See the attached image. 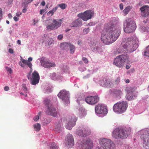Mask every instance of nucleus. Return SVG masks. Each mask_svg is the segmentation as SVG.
Listing matches in <instances>:
<instances>
[{
  "mask_svg": "<svg viewBox=\"0 0 149 149\" xmlns=\"http://www.w3.org/2000/svg\"><path fill=\"white\" fill-rule=\"evenodd\" d=\"M119 7L120 9L122 10L123 9V6L122 3H121L119 5Z\"/></svg>",
  "mask_w": 149,
  "mask_h": 149,
  "instance_id": "nucleus-63",
  "label": "nucleus"
},
{
  "mask_svg": "<svg viewBox=\"0 0 149 149\" xmlns=\"http://www.w3.org/2000/svg\"><path fill=\"white\" fill-rule=\"evenodd\" d=\"M114 86L113 81L107 79L105 87L107 88H113Z\"/></svg>",
  "mask_w": 149,
  "mask_h": 149,
  "instance_id": "nucleus-27",
  "label": "nucleus"
},
{
  "mask_svg": "<svg viewBox=\"0 0 149 149\" xmlns=\"http://www.w3.org/2000/svg\"><path fill=\"white\" fill-rule=\"evenodd\" d=\"M107 79L103 78L100 80L99 82V84L101 86L105 87Z\"/></svg>",
  "mask_w": 149,
  "mask_h": 149,
  "instance_id": "nucleus-36",
  "label": "nucleus"
},
{
  "mask_svg": "<svg viewBox=\"0 0 149 149\" xmlns=\"http://www.w3.org/2000/svg\"><path fill=\"white\" fill-rule=\"evenodd\" d=\"M58 97L66 104L70 102L69 92L64 90H62L58 95Z\"/></svg>",
  "mask_w": 149,
  "mask_h": 149,
  "instance_id": "nucleus-11",
  "label": "nucleus"
},
{
  "mask_svg": "<svg viewBox=\"0 0 149 149\" xmlns=\"http://www.w3.org/2000/svg\"><path fill=\"white\" fill-rule=\"evenodd\" d=\"M58 8V6H57L55 7V8H53L52 10L53 11V12L54 13V12H55L56 11V10H57V8Z\"/></svg>",
  "mask_w": 149,
  "mask_h": 149,
  "instance_id": "nucleus-55",
  "label": "nucleus"
},
{
  "mask_svg": "<svg viewBox=\"0 0 149 149\" xmlns=\"http://www.w3.org/2000/svg\"><path fill=\"white\" fill-rule=\"evenodd\" d=\"M94 12L92 10H87L84 12L85 19H84L85 20V21H86L88 20L91 19L92 17L94 15Z\"/></svg>",
  "mask_w": 149,
  "mask_h": 149,
  "instance_id": "nucleus-21",
  "label": "nucleus"
},
{
  "mask_svg": "<svg viewBox=\"0 0 149 149\" xmlns=\"http://www.w3.org/2000/svg\"><path fill=\"white\" fill-rule=\"evenodd\" d=\"M61 69L63 72H67L69 70V68L66 65H63L61 67Z\"/></svg>",
  "mask_w": 149,
  "mask_h": 149,
  "instance_id": "nucleus-41",
  "label": "nucleus"
},
{
  "mask_svg": "<svg viewBox=\"0 0 149 149\" xmlns=\"http://www.w3.org/2000/svg\"><path fill=\"white\" fill-rule=\"evenodd\" d=\"M125 90L127 93H134L133 92L134 91V90L132 87H127L125 88Z\"/></svg>",
  "mask_w": 149,
  "mask_h": 149,
  "instance_id": "nucleus-35",
  "label": "nucleus"
},
{
  "mask_svg": "<svg viewBox=\"0 0 149 149\" xmlns=\"http://www.w3.org/2000/svg\"><path fill=\"white\" fill-rule=\"evenodd\" d=\"M121 31V28L120 26L111 22L106 24L104 30L102 33V41L106 45L112 43L118 38Z\"/></svg>",
  "mask_w": 149,
  "mask_h": 149,
  "instance_id": "nucleus-1",
  "label": "nucleus"
},
{
  "mask_svg": "<svg viewBox=\"0 0 149 149\" xmlns=\"http://www.w3.org/2000/svg\"><path fill=\"white\" fill-rule=\"evenodd\" d=\"M131 132L130 127L117 128L113 131V136L116 139H124L130 134Z\"/></svg>",
  "mask_w": 149,
  "mask_h": 149,
  "instance_id": "nucleus-3",
  "label": "nucleus"
},
{
  "mask_svg": "<svg viewBox=\"0 0 149 149\" xmlns=\"http://www.w3.org/2000/svg\"><path fill=\"white\" fill-rule=\"evenodd\" d=\"M29 80L30 83L32 85H35L39 83L40 79L30 78Z\"/></svg>",
  "mask_w": 149,
  "mask_h": 149,
  "instance_id": "nucleus-30",
  "label": "nucleus"
},
{
  "mask_svg": "<svg viewBox=\"0 0 149 149\" xmlns=\"http://www.w3.org/2000/svg\"><path fill=\"white\" fill-rule=\"evenodd\" d=\"M13 19L15 21L17 22L19 18L15 16L13 17Z\"/></svg>",
  "mask_w": 149,
  "mask_h": 149,
  "instance_id": "nucleus-61",
  "label": "nucleus"
},
{
  "mask_svg": "<svg viewBox=\"0 0 149 149\" xmlns=\"http://www.w3.org/2000/svg\"><path fill=\"white\" fill-rule=\"evenodd\" d=\"M109 93L111 94L119 96L122 94V92L120 89H111L109 91Z\"/></svg>",
  "mask_w": 149,
  "mask_h": 149,
  "instance_id": "nucleus-22",
  "label": "nucleus"
},
{
  "mask_svg": "<svg viewBox=\"0 0 149 149\" xmlns=\"http://www.w3.org/2000/svg\"><path fill=\"white\" fill-rule=\"evenodd\" d=\"M33 0H25L23 1L25 3H26L27 4H29L30 3L31 1H32Z\"/></svg>",
  "mask_w": 149,
  "mask_h": 149,
  "instance_id": "nucleus-54",
  "label": "nucleus"
},
{
  "mask_svg": "<svg viewBox=\"0 0 149 149\" xmlns=\"http://www.w3.org/2000/svg\"><path fill=\"white\" fill-rule=\"evenodd\" d=\"M136 96L134 93H127L125 98L128 100H131L135 98Z\"/></svg>",
  "mask_w": 149,
  "mask_h": 149,
  "instance_id": "nucleus-28",
  "label": "nucleus"
},
{
  "mask_svg": "<svg viewBox=\"0 0 149 149\" xmlns=\"http://www.w3.org/2000/svg\"><path fill=\"white\" fill-rule=\"evenodd\" d=\"M66 6L65 4V3H61L57 5V6L60 7L62 10L65 9L66 7Z\"/></svg>",
  "mask_w": 149,
  "mask_h": 149,
  "instance_id": "nucleus-45",
  "label": "nucleus"
},
{
  "mask_svg": "<svg viewBox=\"0 0 149 149\" xmlns=\"http://www.w3.org/2000/svg\"><path fill=\"white\" fill-rule=\"evenodd\" d=\"M50 149H58V146L55 143H52L50 146Z\"/></svg>",
  "mask_w": 149,
  "mask_h": 149,
  "instance_id": "nucleus-42",
  "label": "nucleus"
},
{
  "mask_svg": "<svg viewBox=\"0 0 149 149\" xmlns=\"http://www.w3.org/2000/svg\"><path fill=\"white\" fill-rule=\"evenodd\" d=\"M119 56H118L114 59L113 64L119 68H121L124 65V62L121 57Z\"/></svg>",
  "mask_w": 149,
  "mask_h": 149,
  "instance_id": "nucleus-20",
  "label": "nucleus"
},
{
  "mask_svg": "<svg viewBox=\"0 0 149 149\" xmlns=\"http://www.w3.org/2000/svg\"><path fill=\"white\" fill-rule=\"evenodd\" d=\"M127 107L128 104L127 102H119L114 104L113 107V110L116 113L120 114L125 111Z\"/></svg>",
  "mask_w": 149,
  "mask_h": 149,
  "instance_id": "nucleus-4",
  "label": "nucleus"
},
{
  "mask_svg": "<svg viewBox=\"0 0 149 149\" xmlns=\"http://www.w3.org/2000/svg\"><path fill=\"white\" fill-rule=\"evenodd\" d=\"M120 77H118L117 79L115 80V84L116 85H118L120 82Z\"/></svg>",
  "mask_w": 149,
  "mask_h": 149,
  "instance_id": "nucleus-49",
  "label": "nucleus"
},
{
  "mask_svg": "<svg viewBox=\"0 0 149 149\" xmlns=\"http://www.w3.org/2000/svg\"><path fill=\"white\" fill-rule=\"evenodd\" d=\"M46 10L45 9H42L40 11V14L42 15V13Z\"/></svg>",
  "mask_w": 149,
  "mask_h": 149,
  "instance_id": "nucleus-58",
  "label": "nucleus"
},
{
  "mask_svg": "<svg viewBox=\"0 0 149 149\" xmlns=\"http://www.w3.org/2000/svg\"><path fill=\"white\" fill-rule=\"evenodd\" d=\"M9 89V88L8 86H6L4 87V90L6 91H7Z\"/></svg>",
  "mask_w": 149,
  "mask_h": 149,
  "instance_id": "nucleus-57",
  "label": "nucleus"
},
{
  "mask_svg": "<svg viewBox=\"0 0 149 149\" xmlns=\"http://www.w3.org/2000/svg\"><path fill=\"white\" fill-rule=\"evenodd\" d=\"M65 144L67 147H70L74 145V141L72 135L70 133L66 136Z\"/></svg>",
  "mask_w": 149,
  "mask_h": 149,
  "instance_id": "nucleus-14",
  "label": "nucleus"
},
{
  "mask_svg": "<svg viewBox=\"0 0 149 149\" xmlns=\"http://www.w3.org/2000/svg\"><path fill=\"white\" fill-rule=\"evenodd\" d=\"M40 63L42 66L46 68L54 67L56 66L54 63L49 62L43 57L40 58Z\"/></svg>",
  "mask_w": 149,
  "mask_h": 149,
  "instance_id": "nucleus-16",
  "label": "nucleus"
},
{
  "mask_svg": "<svg viewBox=\"0 0 149 149\" xmlns=\"http://www.w3.org/2000/svg\"><path fill=\"white\" fill-rule=\"evenodd\" d=\"M69 122L65 125V127L67 129L70 130L72 127L75 125V122L77 120V118L72 116L69 118Z\"/></svg>",
  "mask_w": 149,
  "mask_h": 149,
  "instance_id": "nucleus-18",
  "label": "nucleus"
},
{
  "mask_svg": "<svg viewBox=\"0 0 149 149\" xmlns=\"http://www.w3.org/2000/svg\"><path fill=\"white\" fill-rule=\"evenodd\" d=\"M91 132L90 129L86 127H83L82 128L77 131V134L79 136L81 137H85L89 135Z\"/></svg>",
  "mask_w": 149,
  "mask_h": 149,
  "instance_id": "nucleus-13",
  "label": "nucleus"
},
{
  "mask_svg": "<svg viewBox=\"0 0 149 149\" xmlns=\"http://www.w3.org/2000/svg\"><path fill=\"white\" fill-rule=\"evenodd\" d=\"M89 45L91 49L93 52H100L102 51L99 42L95 40H91L89 43Z\"/></svg>",
  "mask_w": 149,
  "mask_h": 149,
  "instance_id": "nucleus-9",
  "label": "nucleus"
},
{
  "mask_svg": "<svg viewBox=\"0 0 149 149\" xmlns=\"http://www.w3.org/2000/svg\"><path fill=\"white\" fill-rule=\"evenodd\" d=\"M82 25L81 20L79 18L76 20L74 22L72 23L71 24V27H77L78 26H81Z\"/></svg>",
  "mask_w": 149,
  "mask_h": 149,
  "instance_id": "nucleus-23",
  "label": "nucleus"
},
{
  "mask_svg": "<svg viewBox=\"0 0 149 149\" xmlns=\"http://www.w3.org/2000/svg\"><path fill=\"white\" fill-rule=\"evenodd\" d=\"M45 113L48 115H51L54 117L56 116L57 112L55 108L53 105L45 108Z\"/></svg>",
  "mask_w": 149,
  "mask_h": 149,
  "instance_id": "nucleus-15",
  "label": "nucleus"
},
{
  "mask_svg": "<svg viewBox=\"0 0 149 149\" xmlns=\"http://www.w3.org/2000/svg\"><path fill=\"white\" fill-rule=\"evenodd\" d=\"M141 138L143 140V147L146 149L149 148V132L142 130L141 132Z\"/></svg>",
  "mask_w": 149,
  "mask_h": 149,
  "instance_id": "nucleus-7",
  "label": "nucleus"
},
{
  "mask_svg": "<svg viewBox=\"0 0 149 149\" xmlns=\"http://www.w3.org/2000/svg\"><path fill=\"white\" fill-rule=\"evenodd\" d=\"M99 143L101 147L105 149H115V144L109 139L105 138L100 139Z\"/></svg>",
  "mask_w": 149,
  "mask_h": 149,
  "instance_id": "nucleus-6",
  "label": "nucleus"
},
{
  "mask_svg": "<svg viewBox=\"0 0 149 149\" xmlns=\"http://www.w3.org/2000/svg\"><path fill=\"white\" fill-rule=\"evenodd\" d=\"M141 15L143 17H146L149 15V6H144L140 8Z\"/></svg>",
  "mask_w": 149,
  "mask_h": 149,
  "instance_id": "nucleus-19",
  "label": "nucleus"
},
{
  "mask_svg": "<svg viewBox=\"0 0 149 149\" xmlns=\"http://www.w3.org/2000/svg\"><path fill=\"white\" fill-rule=\"evenodd\" d=\"M23 88L24 91L26 93H27L28 91L27 88L26 87L25 84H23Z\"/></svg>",
  "mask_w": 149,
  "mask_h": 149,
  "instance_id": "nucleus-50",
  "label": "nucleus"
},
{
  "mask_svg": "<svg viewBox=\"0 0 149 149\" xmlns=\"http://www.w3.org/2000/svg\"><path fill=\"white\" fill-rule=\"evenodd\" d=\"M63 21L62 19H60L59 21H57L56 19H54L53 20V23L49 25H48L46 27L47 29L49 31L52 30L56 29L60 27L61 25V22Z\"/></svg>",
  "mask_w": 149,
  "mask_h": 149,
  "instance_id": "nucleus-12",
  "label": "nucleus"
},
{
  "mask_svg": "<svg viewBox=\"0 0 149 149\" xmlns=\"http://www.w3.org/2000/svg\"><path fill=\"white\" fill-rule=\"evenodd\" d=\"M63 37V34H61L58 36V39L59 40H61Z\"/></svg>",
  "mask_w": 149,
  "mask_h": 149,
  "instance_id": "nucleus-53",
  "label": "nucleus"
},
{
  "mask_svg": "<svg viewBox=\"0 0 149 149\" xmlns=\"http://www.w3.org/2000/svg\"><path fill=\"white\" fill-rule=\"evenodd\" d=\"M45 3L44 1H43L41 3V4L42 6H44L45 5Z\"/></svg>",
  "mask_w": 149,
  "mask_h": 149,
  "instance_id": "nucleus-64",
  "label": "nucleus"
},
{
  "mask_svg": "<svg viewBox=\"0 0 149 149\" xmlns=\"http://www.w3.org/2000/svg\"><path fill=\"white\" fill-rule=\"evenodd\" d=\"M70 49V53L71 54H73L74 52L75 47L74 45L70 43L69 47V49Z\"/></svg>",
  "mask_w": 149,
  "mask_h": 149,
  "instance_id": "nucleus-33",
  "label": "nucleus"
},
{
  "mask_svg": "<svg viewBox=\"0 0 149 149\" xmlns=\"http://www.w3.org/2000/svg\"><path fill=\"white\" fill-rule=\"evenodd\" d=\"M54 14V13L53 12L52 10H51L50 11H49L48 13H47V15H49L50 14H51V15H52Z\"/></svg>",
  "mask_w": 149,
  "mask_h": 149,
  "instance_id": "nucleus-56",
  "label": "nucleus"
},
{
  "mask_svg": "<svg viewBox=\"0 0 149 149\" xmlns=\"http://www.w3.org/2000/svg\"><path fill=\"white\" fill-rule=\"evenodd\" d=\"M82 59L85 63H88V60L86 58L83 57L82 58Z\"/></svg>",
  "mask_w": 149,
  "mask_h": 149,
  "instance_id": "nucleus-48",
  "label": "nucleus"
},
{
  "mask_svg": "<svg viewBox=\"0 0 149 149\" xmlns=\"http://www.w3.org/2000/svg\"><path fill=\"white\" fill-rule=\"evenodd\" d=\"M79 116L81 118H82L85 116L86 114L85 110L82 108L79 109Z\"/></svg>",
  "mask_w": 149,
  "mask_h": 149,
  "instance_id": "nucleus-31",
  "label": "nucleus"
},
{
  "mask_svg": "<svg viewBox=\"0 0 149 149\" xmlns=\"http://www.w3.org/2000/svg\"><path fill=\"white\" fill-rule=\"evenodd\" d=\"M78 16L81 18L83 20L85 21V20L84 19H85V18L84 12V13H81L78 15Z\"/></svg>",
  "mask_w": 149,
  "mask_h": 149,
  "instance_id": "nucleus-44",
  "label": "nucleus"
},
{
  "mask_svg": "<svg viewBox=\"0 0 149 149\" xmlns=\"http://www.w3.org/2000/svg\"><path fill=\"white\" fill-rule=\"evenodd\" d=\"M119 57H121L124 62L125 61H128L129 60V56L127 54L120 55L119 56Z\"/></svg>",
  "mask_w": 149,
  "mask_h": 149,
  "instance_id": "nucleus-34",
  "label": "nucleus"
},
{
  "mask_svg": "<svg viewBox=\"0 0 149 149\" xmlns=\"http://www.w3.org/2000/svg\"><path fill=\"white\" fill-rule=\"evenodd\" d=\"M136 28L134 21L131 18H128L124 23V30L127 33H131L134 31Z\"/></svg>",
  "mask_w": 149,
  "mask_h": 149,
  "instance_id": "nucleus-5",
  "label": "nucleus"
},
{
  "mask_svg": "<svg viewBox=\"0 0 149 149\" xmlns=\"http://www.w3.org/2000/svg\"><path fill=\"white\" fill-rule=\"evenodd\" d=\"M95 113L99 114H100L101 117L105 116L107 113V107L103 104H98L95 107Z\"/></svg>",
  "mask_w": 149,
  "mask_h": 149,
  "instance_id": "nucleus-8",
  "label": "nucleus"
},
{
  "mask_svg": "<svg viewBox=\"0 0 149 149\" xmlns=\"http://www.w3.org/2000/svg\"><path fill=\"white\" fill-rule=\"evenodd\" d=\"M32 60V58L31 57H29L28 60H23V62L26 65H27L29 68L32 70V64L30 62Z\"/></svg>",
  "mask_w": 149,
  "mask_h": 149,
  "instance_id": "nucleus-25",
  "label": "nucleus"
},
{
  "mask_svg": "<svg viewBox=\"0 0 149 149\" xmlns=\"http://www.w3.org/2000/svg\"><path fill=\"white\" fill-rule=\"evenodd\" d=\"M31 78L40 79V76L38 72L35 70L32 73V76Z\"/></svg>",
  "mask_w": 149,
  "mask_h": 149,
  "instance_id": "nucleus-32",
  "label": "nucleus"
},
{
  "mask_svg": "<svg viewBox=\"0 0 149 149\" xmlns=\"http://www.w3.org/2000/svg\"><path fill=\"white\" fill-rule=\"evenodd\" d=\"M86 102L90 104H95L99 100V98L97 96H88L85 99Z\"/></svg>",
  "mask_w": 149,
  "mask_h": 149,
  "instance_id": "nucleus-17",
  "label": "nucleus"
},
{
  "mask_svg": "<svg viewBox=\"0 0 149 149\" xmlns=\"http://www.w3.org/2000/svg\"><path fill=\"white\" fill-rule=\"evenodd\" d=\"M89 30V28H85L83 30V32L84 34H86L88 33Z\"/></svg>",
  "mask_w": 149,
  "mask_h": 149,
  "instance_id": "nucleus-47",
  "label": "nucleus"
},
{
  "mask_svg": "<svg viewBox=\"0 0 149 149\" xmlns=\"http://www.w3.org/2000/svg\"><path fill=\"white\" fill-rule=\"evenodd\" d=\"M63 128L61 123L59 122H58L55 127V130L57 132H60L63 129Z\"/></svg>",
  "mask_w": 149,
  "mask_h": 149,
  "instance_id": "nucleus-26",
  "label": "nucleus"
},
{
  "mask_svg": "<svg viewBox=\"0 0 149 149\" xmlns=\"http://www.w3.org/2000/svg\"><path fill=\"white\" fill-rule=\"evenodd\" d=\"M21 60L22 61V62L21 61H19V65L22 67L25 68H26L27 67V66L24 63V62H23V60H25L23 59L22 57L21 56Z\"/></svg>",
  "mask_w": 149,
  "mask_h": 149,
  "instance_id": "nucleus-38",
  "label": "nucleus"
},
{
  "mask_svg": "<svg viewBox=\"0 0 149 149\" xmlns=\"http://www.w3.org/2000/svg\"><path fill=\"white\" fill-rule=\"evenodd\" d=\"M78 143L81 145V149H91L93 146L92 142L89 138L83 140V141H79Z\"/></svg>",
  "mask_w": 149,
  "mask_h": 149,
  "instance_id": "nucleus-10",
  "label": "nucleus"
},
{
  "mask_svg": "<svg viewBox=\"0 0 149 149\" xmlns=\"http://www.w3.org/2000/svg\"><path fill=\"white\" fill-rule=\"evenodd\" d=\"M130 10V7H127L125 8L123 10V12L125 15H127Z\"/></svg>",
  "mask_w": 149,
  "mask_h": 149,
  "instance_id": "nucleus-46",
  "label": "nucleus"
},
{
  "mask_svg": "<svg viewBox=\"0 0 149 149\" xmlns=\"http://www.w3.org/2000/svg\"><path fill=\"white\" fill-rule=\"evenodd\" d=\"M31 74V72H29L27 75V77L29 79H30L31 78V77H30V76Z\"/></svg>",
  "mask_w": 149,
  "mask_h": 149,
  "instance_id": "nucleus-59",
  "label": "nucleus"
},
{
  "mask_svg": "<svg viewBox=\"0 0 149 149\" xmlns=\"http://www.w3.org/2000/svg\"><path fill=\"white\" fill-rule=\"evenodd\" d=\"M33 127L35 130L39 131L40 129V125L39 123H37L34 125Z\"/></svg>",
  "mask_w": 149,
  "mask_h": 149,
  "instance_id": "nucleus-40",
  "label": "nucleus"
},
{
  "mask_svg": "<svg viewBox=\"0 0 149 149\" xmlns=\"http://www.w3.org/2000/svg\"><path fill=\"white\" fill-rule=\"evenodd\" d=\"M9 52L11 54H13V51L12 49L10 48L9 49Z\"/></svg>",
  "mask_w": 149,
  "mask_h": 149,
  "instance_id": "nucleus-62",
  "label": "nucleus"
},
{
  "mask_svg": "<svg viewBox=\"0 0 149 149\" xmlns=\"http://www.w3.org/2000/svg\"><path fill=\"white\" fill-rule=\"evenodd\" d=\"M70 43L64 42L61 44V48L63 50L67 51L69 50V47Z\"/></svg>",
  "mask_w": 149,
  "mask_h": 149,
  "instance_id": "nucleus-24",
  "label": "nucleus"
},
{
  "mask_svg": "<svg viewBox=\"0 0 149 149\" xmlns=\"http://www.w3.org/2000/svg\"><path fill=\"white\" fill-rule=\"evenodd\" d=\"M44 104L45 106V108L52 105V103L50 100L47 98H45L44 99L43 101Z\"/></svg>",
  "mask_w": 149,
  "mask_h": 149,
  "instance_id": "nucleus-29",
  "label": "nucleus"
},
{
  "mask_svg": "<svg viewBox=\"0 0 149 149\" xmlns=\"http://www.w3.org/2000/svg\"><path fill=\"white\" fill-rule=\"evenodd\" d=\"M21 14L22 13L21 12H18L16 13V15L17 17H19L21 15Z\"/></svg>",
  "mask_w": 149,
  "mask_h": 149,
  "instance_id": "nucleus-60",
  "label": "nucleus"
},
{
  "mask_svg": "<svg viewBox=\"0 0 149 149\" xmlns=\"http://www.w3.org/2000/svg\"><path fill=\"white\" fill-rule=\"evenodd\" d=\"M144 55L149 57V45L146 47V51L144 52Z\"/></svg>",
  "mask_w": 149,
  "mask_h": 149,
  "instance_id": "nucleus-43",
  "label": "nucleus"
},
{
  "mask_svg": "<svg viewBox=\"0 0 149 149\" xmlns=\"http://www.w3.org/2000/svg\"><path fill=\"white\" fill-rule=\"evenodd\" d=\"M6 70L9 72L11 74L12 72V70L10 68L6 67Z\"/></svg>",
  "mask_w": 149,
  "mask_h": 149,
  "instance_id": "nucleus-51",
  "label": "nucleus"
},
{
  "mask_svg": "<svg viewBox=\"0 0 149 149\" xmlns=\"http://www.w3.org/2000/svg\"><path fill=\"white\" fill-rule=\"evenodd\" d=\"M39 119V116H36L34 118L33 120L35 121H37Z\"/></svg>",
  "mask_w": 149,
  "mask_h": 149,
  "instance_id": "nucleus-52",
  "label": "nucleus"
},
{
  "mask_svg": "<svg viewBox=\"0 0 149 149\" xmlns=\"http://www.w3.org/2000/svg\"><path fill=\"white\" fill-rule=\"evenodd\" d=\"M138 40L135 36L127 38L126 42L124 45L121 46L117 50L118 54L127 53L128 52H132L138 48Z\"/></svg>",
  "mask_w": 149,
  "mask_h": 149,
  "instance_id": "nucleus-2",
  "label": "nucleus"
},
{
  "mask_svg": "<svg viewBox=\"0 0 149 149\" xmlns=\"http://www.w3.org/2000/svg\"><path fill=\"white\" fill-rule=\"evenodd\" d=\"M28 4L24 2H22V6L24 7V8L22 10V12L24 13H25L27 8Z\"/></svg>",
  "mask_w": 149,
  "mask_h": 149,
  "instance_id": "nucleus-39",
  "label": "nucleus"
},
{
  "mask_svg": "<svg viewBox=\"0 0 149 149\" xmlns=\"http://www.w3.org/2000/svg\"><path fill=\"white\" fill-rule=\"evenodd\" d=\"M50 78L53 80H56L58 79V78H60V76L58 75L55 73H52L50 74Z\"/></svg>",
  "mask_w": 149,
  "mask_h": 149,
  "instance_id": "nucleus-37",
  "label": "nucleus"
}]
</instances>
